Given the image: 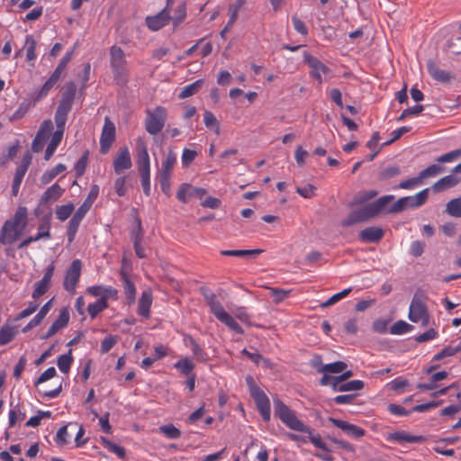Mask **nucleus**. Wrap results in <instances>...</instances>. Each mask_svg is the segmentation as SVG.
Listing matches in <instances>:
<instances>
[{
  "label": "nucleus",
  "mask_w": 461,
  "mask_h": 461,
  "mask_svg": "<svg viewBox=\"0 0 461 461\" xmlns=\"http://www.w3.org/2000/svg\"><path fill=\"white\" fill-rule=\"evenodd\" d=\"M393 199L394 196L393 194L383 195L375 202L352 211L348 217L342 221V226L349 227L359 222L366 221L382 212L392 214L398 213L408 208L405 196L398 199L394 203L389 206Z\"/></svg>",
  "instance_id": "obj_1"
},
{
  "label": "nucleus",
  "mask_w": 461,
  "mask_h": 461,
  "mask_svg": "<svg viewBox=\"0 0 461 461\" xmlns=\"http://www.w3.org/2000/svg\"><path fill=\"white\" fill-rule=\"evenodd\" d=\"M28 222V210L20 206L14 215L5 221L0 230V244L11 245L23 233Z\"/></svg>",
  "instance_id": "obj_2"
},
{
  "label": "nucleus",
  "mask_w": 461,
  "mask_h": 461,
  "mask_svg": "<svg viewBox=\"0 0 461 461\" xmlns=\"http://www.w3.org/2000/svg\"><path fill=\"white\" fill-rule=\"evenodd\" d=\"M201 294L204 297V300L209 306L211 312L219 321L238 334L241 335L244 333L242 327L229 312L225 311L221 303L218 300L216 294L212 290L207 287H202Z\"/></svg>",
  "instance_id": "obj_3"
},
{
  "label": "nucleus",
  "mask_w": 461,
  "mask_h": 461,
  "mask_svg": "<svg viewBox=\"0 0 461 461\" xmlns=\"http://www.w3.org/2000/svg\"><path fill=\"white\" fill-rule=\"evenodd\" d=\"M274 411L275 415L290 429L312 434L311 428L299 420L295 411L278 398L274 399Z\"/></svg>",
  "instance_id": "obj_4"
},
{
  "label": "nucleus",
  "mask_w": 461,
  "mask_h": 461,
  "mask_svg": "<svg viewBox=\"0 0 461 461\" xmlns=\"http://www.w3.org/2000/svg\"><path fill=\"white\" fill-rule=\"evenodd\" d=\"M110 66L116 84L126 85L129 80V73L125 53L121 47L113 45L110 48Z\"/></svg>",
  "instance_id": "obj_5"
},
{
  "label": "nucleus",
  "mask_w": 461,
  "mask_h": 461,
  "mask_svg": "<svg viewBox=\"0 0 461 461\" xmlns=\"http://www.w3.org/2000/svg\"><path fill=\"white\" fill-rule=\"evenodd\" d=\"M251 397L254 399L257 409L265 421L271 417V404L267 395L255 384L251 376L246 378Z\"/></svg>",
  "instance_id": "obj_6"
},
{
  "label": "nucleus",
  "mask_w": 461,
  "mask_h": 461,
  "mask_svg": "<svg viewBox=\"0 0 461 461\" xmlns=\"http://www.w3.org/2000/svg\"><path fill=\"white\" fill-rule=\"evenodd\" d=\"M167 117V109L163 106H157L153 110L146 111L145 130L150 135H157L165 126Z\"/></svg>",
  "instance_id": "obj_7"
},
{
  "label": "nucleus",
  "mask_w": 461,
  "mask_h": 461,
  "mask_svg": "<svg viewBox=\"0 0 461 461\" xmlns=\"http://www.w3.org/2000/svg\"><path fill=\"white\" fill-rule=\"evenodd\" d=\"M82 271V262L80 259H74L67 269L64 281L63 287L66 291L74 294L76 293V289L77 284L80 280Z\"/></svg>",
  "instance_id": "obj_8"
},
{
  "label": "nucleus",
  "mask_w": 461,
  "mask_h": 461,
  "mask_svg": "<svg viewBox=\"0 0 461 461\" xmlns=\"http://www.w3.org/2000/svg\"><path fill=\"white\" fill-rule=\"evenodd\" d=\"M303 61L311 68V77H313L318 84L321 85L323 83V76L330 72V68L307 51L303 52Z\"/></svg>",
  "instance_id": "obj_9"
},
{
  "label": "nucleus",
  "mask_w": 461,
  "mask_h": 461,
  "mask_svg": "<svg viewBox=\"0 0 461 461\" xmlns=\"http://www.w3.org/2000/svg\"><path fill=\"white\" fill-rule=\"evenodd\" d=\"M408 317L412 322H420L423 327L429 322V314L426 305L415 295L410 304Z\"/></svg>",
  "instance_id": "obj_10"
},
{
  "label": "nucleus",
  "mask_w": 461,
  "mask_h": 461,
  "mask_svg": "<svg viewBox=\"0 0 461 461\" xmlns=\"http://www.w3.org/2000/svg\"><path fill=\"white\" fill-rule=\"evenodd\" d=\"M173 3L174 0H167V5L160 13L146 18V24L149 30L153 32L158 31L169 23L171 19L169 15V9Z\"/></svg>",
  "instance_id": "obj_11"
},
{
  "label": "nucleus",
  "mask_w": 461,
  "mask_h": 461,
  "mask_svg": "<svg viewBox=\"0 0 461 461\" xmlns=\"http://www.w3.org/2000/svg\"><path fill=\"white\" fill-rule=\"evenodd\" d=\"M115 140V125L108 118H104V123L100 137V151L106 154Z\"/></svg>",
  "instance_id": "obj_12"
},
{
  "label": "nucleus",
  "mask_w": 461,
  "mask_h": 461,
  "mask_svg": "<svg viewBox=\"0 0 461 461\" xmlns=\"http://www.w3.org/2000/svg\"><path fill=\"white\" fill-rule=\"evenodd\" d=\"M53 130V122L51 120H44L37 131L32 141V149L34 152L41 151Z\"/></svg>",
  "instance_id": "obj_13"
},
{
  "label": "nucleus",
  "mask_w": 461,
  "mask_h": 461,
  "mask_svg": "<svg viewBox=\"0 0 461 461\" xmlns=\"http://www.w3.org/2000/svg\"><path fill=\"white\" fill-rule=\"evenodd\" d=\"M55 265L51 262L46 268L42 278L38 281L34 285L32 297L33 299H39L49 290L51 283V278L54 275Z\"/></svg>",
  "instance_id": "obj_14"
},
{
  "label": "nucleus",
  "mask_w": 461,
  "mask_h": 461,
  "mask_svg": "<svg viewBox=\"0 0 461 461\" xmlns=\"http://www.w3.org/2000/svg\"><path fill=\"white\" fill-rule=\"evenodd\" d=\"M86 293L93 297L98 298V300H103L104 302H107L109 299L113 301L118 299V290L110 285H91L86 288Z\"/></svg>",
  "instance_id": "obj_15"
},
{
  "label": "nucleus",
  "mask_w": 461,
  "mask_h": 461,
  "mask_svg": "<svg viewBox=\"0 0 461 461\" xmlns=\"http://www.w3.org/2000/svg\"><path fill=\"white\" fill-rule=\"evenodd\" d=\"M329 421L333 424L335 427L340 429L342 431L346 433L348 437L357 439L365 436L366 430L361 427H358L355 424L349 423L348 421L336 419L333 417L329 418Z\"/></svg>",
  "instance_id": "obj_16"
},
{
  "label": "nucleus",
  "mask_w": 461,
  "mask_h": 461,
  "mask_svg": "<svg viewBox=\"0 0 461 461\" xmlns=\"http://www.w3.org/2000/svg\"><path fill=\"white\" fill-rule=\"evenodd\" d=\"M113 167L114 172L118 175L132 167L131 153L128 147L123 146L118 149L113 162Z\"/></svg>",
  "instance_id": "obj_17"
},
{
  "label": "nucleus",
  "mask_w": 461,
  "mask_h": 461,
  "mask_svg": "<svg viewBox=\"0 0 461 461\" xmlns=\"http://www.w3.org/2000/svg\"><path fill=\"white\" fill-rule=\"evenodd\" d=\"M136 147L138 170H150V159L145 140L142 138H138L136 140Z\"/></svg>",
  "instance_id": "obj_18"
},
{
  "label": "nucleus",
  "mask_w": 461,
  "mask_h": 461,
  "mask_svg": "<svg viewBox=\"0 0 461 461\" xmlns=\"http://www.w3.org/2000/svg\"><path fill=\"white\" fill-rule=\"evenodd\" d=\"M386 439L390 442L402 443H423L426 441V437L422 435H411L404 430H398L389 433Z\"/></svg>",
  "instance_id": "obj_19"
},
{
  "label": "nucleus",
  "mask_w": 461,
  "mask_h": 461,
  "mask_svg": "<svg viewBox=\"0 0 461 461\" xmlns=\"http://www.w3.org/2000/svg\"><path fill=\"white\" fill-rule=\"evenodd\" d=\"M121 280L122 282L123 293L125 294L126 303L131 305L136 301L137 289L134 283L131 280L129 275L124 269L120 271Z\"/></svg>",
  "instance_id": "obj_20"
},
{
  "label": "nucleus",
  "mask_w": 461,
  "mask_h": 461,
  "mask_svg": "<svg viewBox=\"0 0 461 461\" xmlns=\"http://www.w3.org/2000/svg\"><path fill=\"white\" fill-rule=\"evenodd\" d=\"M384 231L381 227L371 226L362 230L359 234V240L367 243H378L384 237Z\"/></svg>",
  "instance_id": "obj_21"
},
{
  "label": "nucleus",
  "mask_w": 461,
  "mask_h": 461,
  "mask_svg": "<svg viewBox=\"0 0 461 461\" xmlns=\"http://www.w3.org/2000/svg\"><path fill=\"white\" fill-rule=\"evenodd\" d=\"M69 321V312L67 308H63L59 312V317L53 321L51 326L49 328L43 339H49L54 336L59 330L65 328Z\"/></svg>",
  "instance_id": "obj_22"
},
{
  "label": "nucleus",
  "mask_w": 461,
  "mask_h": 461,
  "mask_svg": "<svg viewBox=\"0 0 461 461\" xmlns=\"http://www.w3.org/2000/svg\"><path fill=\"white\" fill-rule=\"evenodd\" d=\"M153 296L150 290H144L138 302V314L148 319L150 315Z\"/></svg>",
  "instance_id": "obj_23"
},
{
  "label": "nucleus",
  "mask_w": 461,
  "mask_h": 461,
  "mask_svg": "<svg viewBox=\"0 0 461 461\" xmlns=\"http://www.w3.org/2000/svg\"><path fill=\"white\" fill-rule=\"evenodd\" d=\"M64 191V188H62L58 183L53 184L41 195V203L49 204L55 203L62 196Z\"/></svg>",
  "instance_id": "obj_24"
},
{
  "label": "nucleus",
  "mask_w": 461,
  "mask_h": 461,
  "mask_svg": "<svg viewBox=\"0 0 461 461\" xmlns=\"http://www.w3.org/2000/svg\"><path fill=\"white\" fill-rule=\"evenodd\" d=\"M428 72L434 80L441 83H449L454 78L449 71L439 68L434 62L428 63Z\"/></svg>",
  "instance_id": "obj_25"
},
{
  "label": "nucleus",
  "mask_w": 461,
  "mask_h": 461,
  "mask_svg": "<svg viewBox=\"0 0 461 461\" xmlns=\"http://www.w3.org/2000/svg\"><path fill=\"white\" fill-rule=\"evenodd\" d=\"M460 182V178L453 174L446 176L439 180H438L431 186V189L435 193L445 191L448 188L454 187Z\"/></svg>",
  "instance_id": "obj_26"
},
{
  "label": "nucleus",
  "mask_w": 461,
  "mask_h": 461,
  "mask_svg": "<svg viewBox=\"0 0 461 461\" xmlns=\"http://www.w3.org/2000/svg\"><path fill=\"white\" fill-rule=\"evenodd\" d=\"M77 86L74 82H70L66 86L62 94L59 105L72 109L74 99L76 96Z\"/></svg>",
  "instance_id": "obj_27"
},
{
  "label": "nucleus",
  "mask_w": 461,
  "mask_h": 461,
  "mask_svg": "<svg viewBox=\"0 0 461 461\" xmlns=\"http://www.w3.org/2000/svg\"><path fill=\"white\" fill-rule=\"evenodd\" d=\"M52 305V299L48 301L39 311V312L28 322V324L23 329V332L28 331L29 330L38 326L45 316L50 312Z\"/></svg>",
  "instance_id": "obj_28"
},
{
  "label": "nucleus",
  "mask_w": 461,
  "mask_h": 461,
  "mask_svg": "<svg viewBox=\"0 0 461 461\" xmlns=\"http://www.w3.org/2000/svg\"><path fill=\"white\" fill-rule=\"evenodd\" d=\"M429 188H425L414 195L405 196L408 208H418L423 205L429 197Z\"/></svg>",
  "instance_id": "obj_29"
},
{
  "label": "nucleus",
  "mask_w": 461,
  "mask_h": 461,
  "mask_svg": "<svg viewBox=\"0 0 461 461\" xmlns=\"http://www.w3.org/2000/svg\"><path fill=\"white\" fill-rule=\"evenodd\" d=\"M17 334V328L10 324H4L0 329V346L10 343Z\"/></svg>",
  "instance_id": "obj_30"
},
{
  "label": "nucleus",
  "mask_w": 461,
  "mask_h": 461,
  "mask_svg": "<svg viewBox=\"0 0 461 461\" xmlns=\"http://www.w3.org/2000/svg\"><path fill=\"white\" fill-rule=\"evenodd\" d=\"M37 41L32 34L25 36L24 47L26 50V60L28 62L34 61L37 59V53L35 51Z\"/></svg>",
  "instance_id": "obj_31"
},
{
  "label": "nucleus",
  "mask_w": 461,
  "mask_h": 461,
  "mask_svg": "<svg viewBox=\"0 0 461 461\" xmlns=\"http://www.w3.org/2000/svg\"><path fill=\"white\" fill-rule=\"evenodd\" d=\"M99 440L104 447L115 454L119 458L125 457L126 451L123 447L112 442L104 437H101Z\"/></svg>",
  "instance_id": "obj_32"
},
{
  "label": "nucleus",
  "mask_w": 461,
  "mask_h": 461,
  "mask_svg": "<svg viewBox=\"0 0 461 461\" xmlns=\"http://www.w3.org/2000/svg\"><path fill=\"white\" fill-rule=\"evenodd\" d=\"M71 109L58 105L57 111L54 115V121L58 130L65 131V125L68 120V115Z\"/></svg>",
  "instance_id": "obj_33"
},
{
  "label": "nucleus",
  "mask_w": 461,
  "mask_h": 461,
  "mask_svg": "<svg viewBox=\"0 0 461 461\" xmlns=\"http://www.w3.org/2000/svg\"><path fill=\"white\" fill-rule=\"evenodd\" d=\"M176 163V156L173 151H168L165 160L162 162L159 176H171L174 166Z\"/></svg>",
  "instance_id": "obj_34"
},
{
  "label": "nucleus",
  "mask_w": 461,
  "mask_h": 461,
  "mask_svg": "<svg viewBox=\"0 0 461 461\" xmlns=\"http://www.w3.org/2000/svg\"><path fill=\"white\" fill-rule=\"evenodd\" d=\"M66 166L64 164H58L50 170L44 172L41 177V182L42 185H48L59 174L64 172L66 170Z\"/></svg>",
  "instance_id": "obj_35"
},
{
  "label": "nucleus",
  "mask_w": 461,
  "mask_h": 461,
  "mask_svg": "<svg viewBox=\"0 0 461 461\" xmlns=\"http://www.w3.org/2000/svg\"><path fill=\"white\" fill-rule=\"evenodd\" d=\"M203 80L198 79L195 82L185 86L180 91L178 97L180 99H185L187 97H190V96L195 95L198 92V90L200 89V87L203 86Z\"/></svg>",
  "instance_id": "obj_36"
},
{
  "label": "nucleus",
  "mask_w": 461,
  "mask_h": 461,
  "mask_svg": "<svg viewBox=\"0 0 461 461\" xmlns=\"http://www.w3.org/2000/svg\"><path fill=\"white\" fill-rule=\"evenodd\" d=\"M75 426L76 424H69ZM68 425L62 426L59 429L55 436V442L58 446H65L69 443L71 435L68 431Z\"/></svg>",
  "instance_id": "obj_37"
},
{
  "label": "nucleus",
  "mask_w": 461,
  "mask_h": 461,
  "mask_svg": "<svg viewBox=\"0 0 461 461\" xmlns=\"http://www.w3.org/2000/svg\"><path fill=\"white\" fill-rule=\"evenodd\" d=\"M262 252L261 249H228L221 250L222 256L228 257H244V256H258Z\"/></svg>",
  "instance_id": "obj_38"
},
{
  "label": "nucleus",
  "mask_w": 461,
  "mask_h": 461,
  "mask_svg": "<svg viewBox=\"0 0 461 461\" xmlns=\"http://www.w3.org/2000/svg\"><path fill=\"white\" fill-rule=\"evenodd\" d=\"M73 363V357L71 355V350L68 351V354H64L59 357L57 365L60 372L67 374L70 370V367Z\"/></svg>",
  "instance_id": "obj_39"
},
{
  "label": "nucleus",
  "mask_w": 461,
  "mask_h": 461,
  "mask_svg": "<svg viewBox=\"0 0 461 461\" xmlns=\"http://www.w3.org/2000/svg\"><path fill=\"white\" fill-rule=\"evenodd\" d=\"M74 208L75 207L72 203H68L67 204L57 206L55 211L57 219L61 221H65L72 214Z\"/></svg>",
  "instance_id": "obj_40"
},
{
  "label": "nucleus",
  "mask_w": 461,
  "mask_h": 461,
  "mask_svg": "<svg viewBox=\"0 0 461 461\" xmlns=\"http://www.w3.org/2000/svg\"><path fill=\"white\" fill-rule=\"evenodd\" d=\"M203 122L206 128L212 130L217 135L220 134V124L214 114L210 111L203 113Z\"/></svg>",
  "instance_id": "obj_41"
},
{
  "label": "nucleus",
  "mask_w": 461,
  "mask_h": 461,
  "mask_svg": "<svg viewBox=\"0 0 461 461\" xmlns=\"http://www.w3.org/2000/svg\"><path fill=\"white\" fill-rule=\"evenodd\" d=\"M108 308V303L97 300L87 306V312L92 319H95L100 312Z\"/></svg>",
  "instance_id": "obj_42"
},
{
  "label": "nucleus",
  "mask_w": 461,
  "mask_h": 461,
  "mask_svg": "<svg viewBox=\"0 0 461 461\" xmlns=\"http://www.w3.org/2000/svg\"><path fill=\"white\" fill-rule=\"evenodd\" d=\"M347 368L346 363L342 361H336L333 363L326 364L321 373L322 374H339L343 372Z\"/></svg>",
  "instance_id": "obj_43"
},
{
  "label": "nucleus",
  "mask_w": 461,
  "mask_h": 461,
  "mask_svg": "<svg viewBox=\"0 0 461 461\" xmlns=\"http://www.w3.org/2000/svg\"><path fill=\"white\" fill-rule=\"evenodd\" d=\"M174 367L180 371L185 375H189L192 374L194 365L188 358H182L174 364Z\"/></svg>",
  "instance_id": "obj_44"
},
{
  "label": "nucleus",
  "mask_w": 461,
  "mask_h": 461,
  "mask_svg": "<svg viewBox=\"0 0 461 461\" xmlns=\"http://www.w3.org/2000/svg\"><path fill=\"white\" fill-rule=\"evenodd\" d=\"M445 168L438 164H433L429 166L427 168L423 169L420 172V178L426 179L429 177H434L438 174L444 172Z\"/></svg>",
  "instance_id": "obj_45"
},
{
  "label": "nucleus",
  "mask_w": 461,
  "mask_h": 461,
  "mask_svg": "<svg viewBox=\"0 0 461 461\" xmlns=\"http://www.w3.org/2000/svg\"><path fill=\"white\" fill-rule=\"evenodd\" d=\"M32 155L30 152H26L23 156V158L21 160V163L20 165L18 166V167L16 168V171H15V176H21V177H24L28 168H29V166L31 165L32 163Z\"/></svg>",
  "instance_id": "obj_46"
},
{
  "label": "nucleus",
  "mask_w": 461,
  "mask_h": 461,
  "mask_svg": "<svg viewBox=\"0 0 461 461\" xmlns=\"http://www.w3.org/2000/svg\"><path fill=\"white\" fill-rule=\"evenodd\" d=\"M412 330V326L404 321H398L390 328V333L394 335L405 334Z\"/></svg>",
  "instance_id": "obj_47"
},
{
  "label": "nucleus",
  "mask_w": 461,
  "mask_h": 461,
  "mask_svg": "<svg viewBox=\"0 0 461 461\" xmlns=\"http://www.w3.org/2000/svg\"><path fill=\"white\" fill-rule=\"evenodd\" d=\"M447 212L453 217H461V197L452 199L447 203Z\"/></svg>",
  "instance_id": "obj_48"
},
{
  "label": "nucleus",
  "mask_w": 461,
  "mask_h": 461,
  "mask_svg": "<svg viewBox=\"0 0 461 461\" xmlns=\"http://www.w3.org/2000/svg\"><path fill=\"white\" fill-rule=\"evenodd\" d=\"M159 430L168 438L176 439L181 437V431L173 424H167L159 427Z\"/></svg>",
  "instance_id": "obj_49"
},
{
  "label": "nucleus",
  "mask_w": 461,
  "mask_h": 461,
  "mask_svg": "<svg viewBox=\"0 0 461 461\" xmlns=\"http://www.w3.org/2000/svg\"><path fill=\"white\" fill-rule=\"evenodd\" d=\"M81 220L72 216L71 220L69 221L68 227V239L69 242H72L76 237V234L78 230L79 225L81 223Z\"/></svg>",
  "instance_id": "obj_50"
},
{
  "label": "nucleus",
  "mask_w": 461,
  "mask_h": 461,
  "mask_svg": "<svg viewBox=\"0 0 461 461\" xmlns=\"http://www.w3.org/2000/svg\"><path fill=\"white\" fill-rule=\"evenodd\" d=\"M364 382L361 380H352L347 383L342 382V385L339 386V392H348V391H359L363 389Z\"/></svg>",
  "instance_id": "obj_51"
},
{
  "label": "nucleus",
  "mask_w": 461,
  "mask_h": 461,
  "mask_svg": "<svg viewBox=\"0 0 461 461\" xmlns=\"http://www.w3.org/2000/svg\"><path fill=\"white\" fill-rule=\"evenodd\" d=\"M191 185L189 184H182L178 191L176 193V198L184 203H186L188 202V199L191 198Z\"/></svg>",
  "instance_id": "obj_52"
},
{
  "label": "nucleus",
  "mask_w": 461,
  "mask_h": 461,
  "mask_svg": "<svg viewBox=\"0 0 461 461\" xmlns=\"http://www.w3.org/2000/svg\"><path fill=\"white\" fill-rule=\"evenodd\" d=\"M140 183L145 195L150 194V170L139 171Z\"/></svg>",
  "instance_id": "obj_53"
},
{
  "label": "nucleus",
  "mask_w": 461,
  "mask_h": 461,
  "mask_svg": "<svg viewBox=\"0 0 461 461\" xmlns=\"http://www.w3.org/2000/svg\"><path fill=\"white\" fill-rule=\"evenodd\" d=\"M296 193L305 199H310V198L315 196L316 187L312 184H308L304 186L297 187Z\"/></svg>",
  "instance_id": "obj_54"
},
{
  "label": "nucleus",
  "mask_w": 461,
  "mask_h": 461,
  "mask_svg": "<svg viewBox=\"0 0 461 461\" xmlns=\"http://www.w3.org/2000/svg\"><path fill=\"white\" fill-rule=\"evenodd\" d=\"M186 16V5L185 3H181L175 11L174 16L172 17L174 25H177L182 23Z\"/></svg>",
  "instance_id": "obj_55"
},
{
  "label": "nucleus",
  "mask_w": 461,
  "mask_h": 461,
  "mask_svg": "<svg viewBox=\"0 0 461 461\" xmlns=\"http://www.w3.org/2000/svg\"><path fill=\"white\" fill-rule=\"evenodd\" d=\"M421 184H422V179L420 178V175H419L418 176L402 181L398 185V188L411 190V189H413V188L420 185Z\"/></svg>",
  "instance_id": "obj_56"
},
{
  "label": "nucleus",
  "mask_w": 461,
  "mask_h": 461,
  "mask_svg": "<svg viewBox=\"0 0 461 461\" xmlns=\"http://www.w3.org/2000/svg\"><path fill=\"white\" fill-rule=\"evenodd\" d=\"M136 227L131 231V238L133 241V244L137 241V243L141 242L143 237V231L141 227V221L139 217L135 218Z\"/></svg>",
  "instance_id": "obj_57"
},
{
  "label": "nucleus",
  "mask_w": 461,
  "mask_h": 461,
  "mask_svg": "<svg viewBox=\"0 0 461 461\" xmlns=\"http://www.w3.org/2000/svg\"><path fill=\"white\" fill-rule=\"evenodd\" d=\"M438 330L431 328V329H429L428 330H426L425 332L416 336L415 341L418 343H422V342L435 339L436 338H438Z\"/></svg>",
  "instance_id": "obj_58"
},
{
  "label": "nucleus",
  "mask_w": 461,
  "mask_h": 461,
  "mask_svg": "<svg viewBox=\"0 0 461 461\" xmlns=\"http://www.w3.org/2000/svg\"><path fill=\"white\" fill-rule=\"evenodd\" d=\"M400 174V167L398 166H390L384 168L379 174L380 180H385L392 177H394Z\"/></svg>",
  "instance_id": "obj_59"
},
{
  "label": "nucleus",
  "mask_w": 461,
  "mask_h": 461,
  "mask_svg": "<svg viewBox=\"0 0 461 461\" xmlns=\"http://www.w3.org/2000/svg\"><path fill=\"white\" fill-rule=\"evenodd\" d=\"M461 156V149H455L448 153L443 154L437 158L436 161L438 163H447L452 162Z\"/></svg>",
  "instance_id": "obj_60"
},
{
  "label": "nucleus",
  "mask_w": 461,
  "mask_h": 461,
  "mask_svg": "<svg viewBox=\"0 0 461 461\" xmlns=\"http://www.w3.org/2000/svg\"><path fill=\"white\" fill-rule=\"evenodd\" d=\"M456 354V349L454 348V346H447L441 351L434 355L432 361H439L445 357H452Z\"/></svg>",
  "instance_id": "obj_61"
},
{
  "label": "nucleus",
  "mask_w": 461,
  "mask_h": 461,
  "mask_svg": "<svg viewBox=\"0 0 461 461\" xmlns=\"http://www.w3.org/2000/svg\"><path fill=\"white\" fill-rule=\"evenodd\" d=\"M87 165V153H85L76 163L75 165V172L77 177H81L85 171Z\"/></svg>",
  "instance_id": "obj_62"
},
{
  "label": "nucleus",
  "mask_w": 461,
  "mask_h": 461,
  "mask_svg": "<svg viewBox=\"0 0 461 461\" xmlns=\"http://www.w3.org/2000/svg\"><path fill=\"white\" fill-rule=\"evenodd\" d=\"M117 339L114 336L109 335L105 337L101 342V352L103 354L109 352L116 344Z\"/></svg>",
  "instance_id": "obj_63"
},
{
  "label": "nucleus",
  "mask_w": 461,
  "mask_h": 461,
  "mask_svg": "<svg viewBox=\"0 0 461 461\" xmlns=\"http://www.w3.org/2000/svg\"><path fill=\"white\" fill-rule=\"evenodd\" d=\"M191 350L198 361L206 362L209 359L207 353L198 343L194 344Z\"/></svg>",
  "instance_id": "obj_64"
}]
</instances>
